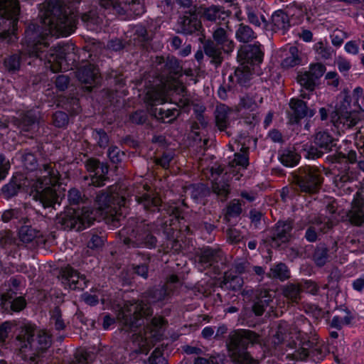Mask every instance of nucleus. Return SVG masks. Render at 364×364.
I'll list each match as a JSON object with an SVG mask.
<instances>
[{
	"label": "nucleus",
	"instance_id": "51",
	"mask_svg": "<svg viewBox=\"0 0 364 364\" xmlns=\"http://www.w3.org/2000/svg\"><path fill=\"white\" fill-rule=\"evenodd\" d=\"M164 210L171 218L169 225L171 227L175 225V223L178 221L180 218L181 213L178 207L174 203L173 205H168L167 208H164Z\"/></svg>",
	"mask_w": 364,
	"mask_h": 364
},
{
	"label": "nucleus",
	"instance_id": "43",
	"mask_svg": "<svg viewBox=\"0 0 364 364\" xmlns=\"http://www.w3.org/2000/svg\"><path fill=\"white\" fill-rule=\"evenodd\" d=\"M297 81L302 87L306 89L309 92H312L316 86V80L308 71L299 74Z\"/></svg>",
	"mask_w": 364,
	"mask_h": 364
},
{
	"label": "nucleus",
	"instance_id": "10",
	"mask_svg": "<svg viewBox=\"0 0 364 364\" xmlns=\"http://www.w3.org/2000/svg\"><path fill=\"white\" fill-rule=\"evenodd\" d=\"M20 8L17 0H0V38L8 43L16 39Z\"/></svg>",
	"mask_w": 364,
	"mask_h": 364
},
{
	"label": "nucleus",
	"instance_id": "46",
	"mask_svg": "<svg viewBox=\"0 0 364 364\" xmlns=\"http://www.w3.org/2000/svg\"><path fill=\"white\" fill-rule=\"evenodd\" d=\"M82 21L86 23L87 29L89 30H94L95 28V26H97L101 23L100 18L96 15V13L94 11L85 13L82 16Z\"/></svg>",
	"mask_w": 364,
	"mask_h": 364
},
{
	"label": "nucleus",
	"instance_id": "17",
	"mask_svg": "<svg viewBox=\"0 0 364 364\" xmlns=\"http://www.w3.org/2000/svg\"><path fill=\"white\" fill-rule=\"evenodd\" d=\"M86 168L90 173L91 183L95 186H102L107 180L108 166L105 164H100L97 160L90 159L86 161Z\"/></svg>",
	"mask_w": 364,
	"mask_h": 364
},
{
	"label": "nucleus",
	"instance_id": "56",
	"mask_svg": "<svg viewBox=\"0 0 364 364\" xmlns=\"http://www.w3.org/2000/svg\"><path fill=\"white\" fill-rule=\"evenodd\" d=\"M92 136L100 147H105L108 144V136L102 129L95 130L93 132Z\"/></svg>",
	"mask_w": 364,
	"mask_h": 364
},
{
	"label": "nucleus",
	"instance_id": "21",
	"mask_svg": "<svg viewBox=\"0 0 364 364\" xmlns=\"http://www.w3.org/2000/svg\"><path fill=\"white\" fill-rule=\"evenodd\" d=\"M333 222L329 219L318 218L315 223L312 224L306 231L305 237L311 242H315L317 240L318 234L321 232H326L328 230L333 227Z\"/></svg>",
	"mask_w": 364,
	"mask_h": 364
},
{
	"label": "nucleus",
	"instance_id": "9",
	"mask_svg": "<svg viewBox=\"0 0 364 364\" xmlns=\"http://www.w3.org/2000/svg\"><path fill=\"white\" fill-rule=\"evenodd\" d=\"M257 335L249 330L232 333L228 344L232 360L236 364H252L253 359L246 350L250 344L257 342Z\"/></svg>",
	"mask_w": 364,
	"mask_h": 364
},
{
	"label": "nucleus",
	"instance_id": "3",
	"mask_svg": "<svg viewBox=\"0 0 364 364\" xmlns=\"http://www.w3.org/2000/svg\"><path fill=\"white\" fill-rule=\"evenodd\" d=\"M117 320L126 331L134 332L133 343L137 346L136 353L147 354L162 336V328L165 325L164 318L154 317L151 321L148 316L152 314L147 304L127 301L123 307H118Z\"/></svg>",
	"mask_w": 364,
	"mask_h": 364
},
{
	"label": "nucleus",
	"instance_id": "12",
	"mask_svg": "<svg viewBox=\"0 0 364 364\" xmlns=\"http://www.w3.org/2000/svg\"><path fill=\"white\" fill-rule=\"evenodd\" d=\"M100 5L119 15L139 16L145 12L144 0H100Z\"/></svg>",
	"mask_w": 364,
	"mask_h": 364
},
{
	"label": "nucleus",
	"instance_id": "38",
	"mask_svg": "<svg viewBox=\"0 0 364 364\" xmlns=\"http://www.w3.org/2000/svg\"><path fill=\"white\" fill-rule=\"evenodd\" d=\"M235 37L240 42L247 43L256 38L252 29L247 25L240 23L235 32Z\"/></svg>",
	"mask_w": 364,
	"mask_h": 364
},
{
	"label": "nucleus",
	"instance_id": "19",
	"mask_svg": "<svg viewBox=\"0 0 364 364\" xmlns=\"http://www.w3.org/2000/svg\"><path fill=\"white\" fill-rule=\"evenodd\" d=\"M289 106L291 110L289 118L292 123H297L304 117H311L316 112L314 109H309L306 102L299 99H291Z\"/></svg>",
	"mask_w": 364,
	"mask_h": 364
},
{
	"label": "nucleus",
	"instance_id": "55",
	"mask_svg": "<svg viewBox=\"0 0 364 364\" xmlns=\"http://www.w3.org/2000/svg\"><path fill=\"white\" fill-rule=\"evenodd\" d=\"M53 124L55 127H63L68 122V114L63 112H56L53 116Z\"/></svg>",
	"mask_w": 364,
	"mask_h": 364
},
{
	"label": "nucleus",
	"instance_id": "61",
	"mask_svg": "<svg viewBox=\"0 0 364 364\" xmlns=\"http://www.w3.org/2000/svg\"><path fill=\"white\" fill-rule=\"evenodd\" d=\"M70 83V78L67 75H58L55 80V87L60 91L67 89Z\"/></svg>",
	"mask_w": 364,
	"mask_h": 364
},
{
	"label": "nucleus",
	"instance_id": "35",
	"mask_svg": "<svg viewBox=\"0 0 364 364\" xmlns=\"http://www.w3.org/2000/svg\"><path fill=\"white\" fill-rule=\"evenodd\" d=\"M243 284V279L238 275H233L231 272H226L223 277L222 282V287L237 290L242 287Z\"/></svg>",
	"mask_w": 364,
	"mask_h": 364
},
{
	"label": "nucleus",
	"instance_id": "39",
	"mask_svg": "<svg viewBox=\"0 0 364 364\" xmlns=\"http://www.w3.org/2000/svg\"><path fill=\"white\" fill-rule=\"evenodd\" d=\"M269 277L284 281L289 278L290 273L285 264L278 263L271 267Z\"/></svg>",
	"mask_w": 364,
	"mask_h": 364
},
{
	"label": "nucleus",
	"instance_id": "11",
	"mask_svg": "<svg viewBox=\"0 0 364 364\" xmlns=\"http://www.w3.org/2000/svg\"><path fill=\"white\" fill-rule=\"evenodd\" d=\"M360 119V114L352 109L350 97L345 95L336 105V110L331 114V120L338 129L344 131L355 126Z\"/></svg>",
	"mask_w": 364,
	"mask_h": 364
},
{
	"label": "nucleus",
	"instance_id": "2",
	"mask_svg": "<svg viewBox=\"0 0 364 364\" xmlns=\"http://www.w3.org/2000/svg\"><path fill=\"white\" fill-rule=\"evenodd\" d=\"M131 196L135 197V200L141 205L145 210H160L161 200L147 185H139L127 188L125 184L117 183L97 195L95 201V210L90 207L68 210L60 219L62 225L65 230L80 231L90 227L93 221L97 220L98 215H109L114 220L119 221L120 218L124 217L127 214L129 198Z\"/></svg>",
	"mask_w": 364,
	"mask_h": 364
},
{
	"label": "nucleus",
	"instance_id": "63",
	"mask_svg": "<svg viewBox=\"0 0 364 364\" xmlns=\"http://www.w3.org/2000/svg\"><path fill=\"white\" fill-rule=\"evenodd\" d=\"M88 353L87 351L82 350L76 353L75 358L70 364H87Z\"/></svg>",
	"mask_w": 364,
	"mask_h": 364
},
{
	"label": "nucleus",
	"instance_id": "53",
	"mask_svg": "<svg viewBox=\"0 0 364 364\" xmlns=\"http://www.w3.org/2000/svg\"><path fill=\"white\" fill-rule=\"evenodd\" d=\"M16 325V321H5L0 325V343H4L9 333Z\"/></svg>",
	"mask_w": 364,
	"mask_h": 364
},
{
	"label": "nucleus",
	"instance_id": "31",
	"mask_svg": "<svg viewBox=\"0 0 364 364\" xmlns=\"http://www.w3.org/2000/svg\"><path fill=\"white\" fill-rule=\"evenodd\" d=\"M222 46L215 44L213 41L207 42L204 46V51L206 55L212 58V63L220 65L222 62Z\"/></svg>",
	"mask_w": 364,
	"mask_h": 364
},
{
	"label": "nucleus",
	"instance_id": "15",
	"mask_svg": "<svg viewBox=\"0 0 364 364\" xmlns=\"http://www.w3.org/2000/svg\"><path fill=\"white\" fill-rule=\"evenodd\" d=\"M180 284L178 277L176 275H171L168 278L165 285L149 290L148 293V301L149 302L156 303L165 300Z\"/></svg>",
	"mask_w": 364,
	"mask_h": 364
},
{
	"label": "nucleus",
	"instance_id": "5",
	"mask_svg": "<svg viewBox=\"0 0 364 364\" xmlns=\"http://www.w3.org/2000/svg\"><path fill=\"white\" fill-rule=\"evenodd\" d=\"M273 343L276 346H286L289 349H294L299 346L296 358L304 360L311 357L314 360H323L328 353V347L323 341H320L316 336L311 338L308 334L303 333L297 328H291L289 333H286L282 327L279 326L276 336L273 338Z\"/></svg>",
	"mask_w": 364,
	"mask_h": 364
},
{
	"label": "nucleus",
	"instance_id": "37",
	"mask_svg": "<svg viewBox=\"0 0 364 364\" xmlns=\"http://www.w3.org/2000/svg\"><path fill=\"white\" fill-rule=\"evenodd\" d=\"M242 65V68H237L234 76L230 75L229 78L232 81L235 79L240 85L245 86L251 79L252 73L247 65Z\"/></svg>",
	"mask_w": 364,
	"mask_h": 364
},
{
	"label": "nucleus",
	"instance_id": "57",
	"mask_svg": "<svg viewBox=\"0 0 364 364\" xmlns=\"http://www.w3.org/2000/svg\"><path fill=\"white\" fill-rule=\"evenodd\" d=\"M302 290L312 295H317L318 294L319 287L315 282L306 280L302 285L301 291Z\"/></svg>",
	"mask_w": 364,
	"mask_h": 364
},
{
	"label": "nucleus",
	"instance_id": "50",
	"mask_svg": "<svg viewBox=\"0 0 364 364\" xmlns=\"http://www.w3.org/2000/svg\"><path fill=\"white\" fill-rule=\"evenodd\" d=\"M153 85H154V80L153 81H151V80H149V85L146 86V97H145V101L150 105H162V104H164L166 102H168L169 101V102H171V100H169V92L171 91V90H174V91H178L180 92H183L184 91V87L183 86V90L181 89H178V90H174V89H169L168 87H166V90L165 91V94H164V98L166 100L165 102H162V103H159V102H152L151 100H149L148 99V97H147V93H148V91L149 90L151 89V87H153Z\"/></svg>",
	"mask_w": 364,
	"mask_h": 364
},
{
	"label": "nucleus",
	"instance_id": "42",
	"mask_svg": "<svg viewBox=\"0 0 364 364\" xmlns=\"http://www.w3.org/2000/svg\"><path fill=\"white\" fill-rule=\"evenodd\" d=\"M272 301V296L268 292L264 291V294H262L261 298H259L257 301L255 302L252 307L254 313L257 316L262 315L265 308L269 306Z\"/></svg>",
	"mask_w": 364,
	"mask_h": 364
},
{
	"label": "nucleus",
	"instance_id": "20",
	"mask_svg": "<svg viewBox=\"0 0 364 364\" xmlns=\"http://www.w3.org/2000/svg\"><path fill=\"white\" fill-rule=\"evenodd\" d=\"M292 224L290 221H279L272 238L271 246L279 247L282 243L288 242L291 237Z\"/></svg>",
	"mask_w": 364,
	"mask_h": 364
},
{
	"label": "nucleus",
	"instance_id": "49",
	"mask_svg": "<svg viewBox=\"0 0 364 364\" xmlns=\"http://www.w3.org/2000/svg\"><path fill=\"white\" fill-rule=\"evenodd\" d=\"M50 322L52 325H54L55 328L58 331L65 328V324L61 318V312L58 308H55L53 310Z\"/></svg>",
	"mask_w": 364,
	"mask_h": 364
},
{
	"label": "nucleus",
	"instance_id": "8",
	"mask_svg": "<svg viewBox=\"0 0 364 364\" xmlns=\"http://www.w3.org/2000/svg\"><path fill=\"white\" fill-rule=\"evenodd\" d=\"M21 353H28L31 357L38 355L47 350L51 345V338L45 331H38L35 334L33 326L25 325L22 333L17 337Z\"/></svg>",
	"mask_w": 364,
	"mask_h": 364
},
{
	"label": "nucleus",
	"instance_id": "41",
	"mask_svg": "<svg viewBox=\"0 0 364 364\" xmlns=\"http://www.w3.org/2000/svg\"><path fill=\"white\" fill-rule=\"evenodd\" d=\"M246 14L248 21L256 27H261L262 24L267 26V21L264 16L259 14L256 9L251 6L246 7Z\"/></svg>",
	"mask_w": 364,
	"mask_h": 364
},
{
	"label": "nucleus",
	"instance_id": "7",
	"mask_svg": "<svg viewBox=\"0 0 364 364\" xmlns=\"http://www.w3.org/2000/svg\"><path fill=\"white\" fill-rule=\"evenodd\" d=\"M152 226L144 223H136L129 220L128 225L120 230L123 242L129 247H156L157 240L152 234Z\"/></svg>",
	"mask_w": 364,
	"mask_h": 364
},
{
	"label": "nucleus",
	"instance_id": "44",
	"mask_svg": "<svg viewBox=\"0 0 364 364\" xmlns=\"http://www.w3.org/2000/svg\"><path fill=\"white\" fill-rule=\"evenodd\" d=\"M328 250L322 245L318 247L314 254V261L318 267H323L328 260Z\"/></svg>",
	"mask_w": 364,
	"mask_h": 364
},
{
	"label": "nucleus",
	"instance_id": "13",
	"mask_svg": "<svg viewBox=\"0 0 364 364\" xmlns=\"http://www.w3.org/2000/svg\"><path fill=\"white\" fill-rule=\"evenodd\" d=\"M322 180L318 169L314 167H307L301 172L298 184L301 191L312 193L320 188Z\"/></svg>",
	"mask_w": 364,
	"mask_h": 364
},
{
	"label": "nucleus",
	"instance_id": "52",
	"mask_svg": "<svg viewBox=\"0 0 364 364\" xmlns=\"http://www.w3.org/2000/svg\"><path fill=\"white\" fill-rule=\"evenodd\" d=\"M232 166H242V168L247 167L248 165V156L246 151L242 153H236L234 155V159L231 161Z\"/></svg>",
	"mask_w": 364,
	"mask_h": 364
},
{
	"label": "nucleus",
	"instance_id": "58",
	"mask_svg": "<svg viewBox=\"0 0 364 364\" xmlns=\"http://www.w3.org/2000/svg\"><path fill=\"white\" fill-rule=\"evenodd\" d=\"M162 351L160 348H156L151 356L149 358V364H166V360L163 358Z\"/></svg>",
	"mask_w": 364,
	"mask_h": 364
},
{
	"label": "nucleus",
	"instance_id": "18",
	"mask_svg": "<svg viewBox=\"0 0 364 364\" xmlns=\"http://www.w3.org/2000/svg\"><path fill=\"white\" fill-rule=\"evenodd\" d=\"M197 14L204 21L220 23L229 16L230 12L223 6L211 5L210 6H200L197 9Z\"/></svg>",
	"mask_w": 364,
	"mask_h": 364
},
{
	"label": "nucleus",
	"instance_id": "4",
	"mask_svg": "<svg viewBox=\"0 0 364 364\" xmlns=\"http://www.w3.org/2000/svg\"><path fill=\"white\" fill-rule=\"evenodd\" d=\"M36 181H29L23 175L13 177L11 181L4 186L3 193L7 197L15 196L21 189L30 191L33 198L39 201L44 208L53 206L58 203L55 186L58 183L59 173L50 164L43 165V169L39 170Z\"/></svg>",
	"mask_w": 364,
	"mask_h": 364
},
{
	"label": "nucleus",
	"instance_id": "54",
	"mask_svg": "<svg viewBox=\"0 0 364 364\" xmlns=\"http://www.w3.org/2000/svg\"><path fill=\"white\" fill-rule=\"evenodd\" d=\"M326 68L321 63L311 64L308 71L311 73V76L316 80L324 74Z\"/></svg>",
	"mask_w": 364,
	"mask_h": 364
},
{
	"label": "nucleus",
	"instance_id": "48",
	"mask_svg": "<svg viewBox=\"0 0 364 364\" xmlns=\"http://www.w3.org/2000/svg\"><path fill=\"white\" fill-rule=\"evenodd\" d=\"M36 237L37 232L31 227L24 226L20 229L19 237L23 242L28 243L33 241Z\"/></svg>",
	"mask_w": 364,
	"mask_h": 364
},
{
	"label": "nucleus",
	"instance_id": "28",
	"mask_svg": "<svg viewBox=\"0 0 364 364\" xmlns=\"http://www.w3.org/2000/svg\"><path fill=\"white\" fill-rule=\"evenodd\" d=\"M230 112V109L225 105L217 106L215 112V124L219 130L224 131L228 127Z\"/></svg>",
	"mask_w": 364,
	"mask_h": 364
},
{
	"label": "nucleus",
	"instance_id": "47",
	"mask_svg": "<svg viewBox=\"0 0 364 364\" xmlns=\"http://www.w3.org/2000/svg\"><path fill=\"white\" fill-rule=\"evenodd\" d=\"M314 50L319 58L327 60L331 58L333 54L332 48L323 42H318L314 45Z\"/></svg>",
	"mask_w": 364,
	"mask_h": 364
},
{
	"label": "nucleus",
	"instance_id": "24",
	"mask_svg": "<svg viewBox=\"0 0 364 364\" xmlns=\"http://www.w3.org/2000/svg\"><path fill=\"white\" fill-rule=\"evenodd\" d=\"M222 257L223 252L220 250L205 247L201 250L199 262L204 267H209L220 261Z\"/></svg>",
	"mask_w": 364,
	"mask_h": 364
},
{
	"label": "nucleus",
	"instance_id": "14",
	"mask_svg": "<svg viewBox=\"0 0 364 364\" xmlns=\"http://www.w3.org/2000/svg\"><path fill=\"white\" fill-rule=\"evenodd\" d=\"M59 277L65 289H83L87 287V280L85 277L70 266L60 271Z\"/></svg>",
	"mask_w": 364,
	"mask_h": 364
},
{
	"label": "nucleus",
	"instance_id": "29",
	"mask_svg": "<svg viewBox=\"0 0 364 364\" xmlns=\"http://www.w3.org/2000/svg\"><path fill=\"white\" fill-rule=\"evenodd\" d=\"M213 38L217 44L222 46L226 53L232 52L234 48L233 42L228 38L226 31L223 28H218L213 33Z\"/></svg>",
	"mask_w": 364,
	"mask_h": 364
},
{
	"label": "nucleus",
	"instance_id": "62",
	"mask_svg": "<svg viewBox=\"0 0 364 364\" xmlns=\"http://www.w3.org/2000/svg\"><path fill=\"white\" fill-rule=\"evenodd\" d=\"M228 240L231 243L239 242L242 240V235L239 230L230 228L227 231Z\"/></svg>",
	"mask_w": 364,
	"mask_h": 364
},
{
	"label": "nucleus",
	"instance_id": "64",
	"mask_svg": "<svg viewBox=\"0 0 364 364\" xmlns=\"http://www.w3.org/2000/svg\"><path fill=\"white\" fill-rule=\"evenodd\" d=\"M193 364H219L218 356L211 355L208 358L198 357L195 358Z\"/></svg>",
	"mask_w": 364,
	"mask_h": 364
},
{
	"label": "nucleus",
	"instance_id": "34",
	"mask_svg": "<svg viewBox=\"0 0 364 364\" xmlns=\"http://www.w3.org/2000/svg\"><path fill=\"white\" fill-rule=\"evenodd\" d=\"M354 176L352 173L345 172L341 174H338L335 178L336 186L341 189H343L346 193H350L353 191V187L350 186L353 182Z\"/></svg>",
	"mask_w": 364,
	"mask_h": 364
},
{
	"label": "nucleus",
	"instance_id": "6",
	"mask_svg": "<svg viewBox=\"0 0 364 364\" xmlns=\"http://www.w3.org/2000/svg\"><path fill=\"white\" fill-rule=\"evenodd\" d=\"M157 60L156 70L159 73L154 77V85L148 91L147 97L152 102L162 103L166 100L164 96L166 87L183 90V83L180 80L183 75V69L175 58H168L166 61L163 58H157Z\"/></svg>",
	"mask_w": 364,
	"mask_h": 364
},
{
	"label": "nucleus",
	"instance_id": "33",
	"mask_svg": "<svg viewBox=\"0 0 364 364\" xmlns=\"http://www.w3.org/2000/svg\"><path fill=\"white\" fill-rule=\"evenodd\" d=\"M55 102L58 107L64 108L71 114H76L80 111L79 100L76 97H59Z\"/></svg>",
	"mask_w": 364,
	"mask_h": 364
},
{
	"label": "nucleus",
	"instance_id": "40",
	"mask_svg": "<svg viewBox=\"0 0 364 364\" xmlns=\"http://www.w3.org/2000/svg\"><path fill=\"white\" fill-rule=\"evenodd\" d=\"M354 319V316L350 311H345L343 316H334L331 321V326L338 330L341 329L344 326L350 325Z\"/></svg>",
	"mask_w": 364,
	"mask_h": 364
},
{
	"label": "nucleus",
	"instance_id": "32",
	"mask_svg": "<svg viewBox=\"0 0 364 364\" xmlns=\"http://www.w3.org/2000/svg\"><path fill=\"white\" fill-rule=\"evenodd\" d=\"M315 144L324 152L329 151L336 146L335 140L326 132H319L315 137Z\"/></svg>",
	"mask_w": 364,
	"mask_h": 364
},
{
	"label": "nucleus",
	"instance_id": "59",
	"mask_svg": "<svg viewBox=\"0 0 364 364\" xmlns=\"http://www.w3.org/2000/svg\"><path fill=\"white\" fill-rule=\"evenodd\" d=\"M303 151L304 156L308 159L321 157L324 152L322 149H320L319 150L318 148L311 146H309L308 148H304Z\"/></svg>",
	"mask_w": 364,
	"mask_h": 364
},
{
	"label": "nucleus",
	"instance_id": "27",
	"mask_svg": "<svg viewBox=\"0 0 364 364\" xmlns=\"http://www.w3.org/2000/svg\"><path fill=\"white\" fill-rule=\"evenodd\" d=\"M279 159L283 165L292 167L299 163L300 155L294 147H288L280 151Z\"/></svg>",
	"mask_w": 364,
	"mask_h": 364
},
{
	"label": "nucleus",
	"instance_id": "22",
	"mask_svg": "<svg viewBox=\"0 0 364 364\" xmlns=\"http://www.w3.org/2000/svg\"><path fill=\"white\" fill-rule=\"evenodd\" d=\"M201 28V22L195 14L181 17L178 21V31L188 35L198 31Z\"/></svg>",
	"mask_w": 364,
	"mask_h": 364
},
{
	"label": "nucleus",
	"instance_id": "30",
	"mask_svg": "<svg viewBox=\"0 0 364 364\" xmlns=\"http://www.w3.org/2000/svg\"><path fill=\"white\" fill-rule=\"evenodd\" d=\"M301 287L298 284L288 283L282 288L283 296L288 302L298 303L301 299Z\"/></svg>",
	"mask_w": 364,
	"mask_h": 364
},
{
	"label": "nucleus",
	"instance_id": "25",
	"mask_svg": "<svg viewBox=\"0 0 364 364\" xmlns=\"http://www.w3.org/2000/svg\"><path fill=\"white\" fill-rule=\"evenodd\" d=\"M150 113L157 119L163 122L171 123L179 115V109L177 107L173 108H151Z\"/></svg>",
	"mask_w": 364,
	"mask_h": 364
},
{
	"label": "nucleus",
	"instance_id": "36",
	"mask_svg": "<svg viewBox=\"0 0 364 364\" xmlns=\"http://www.w3.org/2000/svg\"><path fill=\"white\" fill-rule=\"evenodd\" d=\"M212 191L220 197L221 200H225L230 193V185L224 179L216 178L212 183Z\"/></svg>",
	"mask_w": 364,
	"mask_h": 364
},
{
	"label": "nucleus",
	"instance_id": "1",
	"mask_svg": "<svg viewBox=\"0 0 364 364\" xmlns=\"http://www.w3.org/2000/svg\"><path fill=\"white\" fill-rule=\"evenodd\" d=\"M39 16L41 26L31 23L25 31L24 52L4 60V66L8 71L18 70L22 60L27 56L45 61V63L47 62L53 73L70 69L66 57L74 50L73 45L59 43L49 52L45 49L50 44L49 35L68 36L75 31L77 14L67 7L64 0H48L41 6Z\"/></svg>",
	"mask_w": 364,
	"mask_h": 364
},
{
	"label": "nucleus",
	"instance_id": "23",
	"mask_svg": "<svg viewBox=\"0 0 364 364\" xmlns=\"http://www.w3.org/2000/svg\"><path fill=\"white\" fill-rule=\"evenodd\" d=\"M99 70L92 64H87L81 67L77 72V77L85 84L98 82Z\"/></svg>",
	"mask_w": 364,
	"mask_h": 364
},
{
	"label": "nucleus",
	"instance_id": "60",
	"mask_svg": "<svg viewBox=\"0 0 364 364\" xmlns=\"http://www.w3.org/2000/svg\"><path fill=\"white\" fill-rule=\"evenodd\" d=\"M242 212L241 204L238 200H234L228 207L227 213L230 216H237Z\"/></svg>",
	"mask_w": 364,
	"mask_h": 364
},
{
	"label": "nucleus",
	"instance_id": "16",
	"mask_svg": "<svg viewBox=\"0 0 364 364\" xmlns=\"http://www.w3.org/2000/svg\"><path fill=\"white\" fill-rule=\"evenodd\" d=\"M263 51L259 43L249 45L238 51L237 58L241 65H257L263 60Z\"/></svg>",
	"mask_w": 364,
	"mask_h": 364
},
{
	"label": "nucleus",
	"instance_id": "45",
	"mask_svg": "<svg viewBox=\"0 0 364 364\" xmlns=\"http://www.w3.org/2000/svg\"><path fill=\"white\" fill-rule=\"evenodd\" d=\"M300 63V58L298 55V50L295 47H291L289 49V55L287 56L282 63L284 68H291Z\"/></svg>",
	"mask_w": 364,
	"mask_h": 364
},
{
	"label": "nucleus",
	"instance_id": "26",
	"mask_svg": "<svg viewBox=\"0 0 364 364\" xmlns=\"http://www.w3.org/2000/svg\"><path fill=\"white\" fill-rule=\"evenodd\" d=\"M272 29L274 31H286L290 26L288 15L282 10H277L272 15Z\"/></svg>",
	"mask_w": 364,
	"mask_h": 364
}]
</instances>
